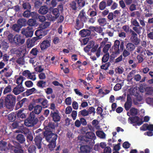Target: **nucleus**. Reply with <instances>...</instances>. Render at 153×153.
<instances>
[{"instance_id": "34", "label": "nucleus", "mask_w": 153, "mask_h": 153, "mask_svg": "<svg viewBox=\"0 0 153 153\" xmlns=\"http://www.w3.org/2000/svg\"><path fill=\"white\" fill-rule=\"evenodd\" d=\"M27 23L29 25L31 26H35L36 25V21L32 19L29 20Z\"/></svg>"}, {"instance_id": "49", "label": "nucleus", "mask_w": 153, "mask_h": 153, "mask_svg": "<svg viewBox=\"0 0 153 153\" xmlns=\"http://www.w3.org/2000/svg\"><path fill=\"white\" fill-rule=\"evenodd\" d=\"M25 85L27 87L30 88L33 85V83L30 81H27L25 82Z\"/></svg>"}, {"instance_id": "38", "label": "nucleus", "mask_w": 153, "mask_h": 153, "mask_svg": "<svg viewBox=\"0 0 153 153\" xmlns=\"http://www.w3.org/2000/svg\"><path fill=\"white\" fill-rule=\"evenodd\" d=\"M98 22L100 25H104L106 24V20L105 19L101 18L98 20Z\"/></svg>"}, {"instance_id": "14", "label": "nucleus", "mask_w": 153, "mask_h": 153, "mask_svg": "<svg viewBox=\"0 0 153 153\" xmlns=\"http://www.w3.org/2000/svg\"><path fill=\"white\" fill-rule=\"evenodd\" d=\"M42 140V137L40 136H37L34 139V141L36 145L39 149L41 148V143Z\"/></svg>"}, {"instance_id": "15", "label": "nucleus", "mask_w": 153, "mask_h": 153, "mask_svg": "<svg viewBox=\"0 0 153 153\" xmlns=\"http://www.w3.org/2000/svg\"><path fill=\"white\" fill-rule=\"evenodd\" d=\"M56 112H53L51 111V113L52 114V117L53 120L55 122H57L59 121L60 119V117L58 111H56Z\"/></svg>"}, {"instance_id": "25", "label": "nucleus", "mask_w": 153, "mask_h": 153, "mask_svg": "<svg viewBox=\"0 0 153 153\" xmlns=\"http://www.w3.org/2000/svg\"><path fill=\"white\" fill-rule=\"evenodd\" d=\"M42 107L41 105H37L34 107V112L37 114H39L41 111Z\"/></svg>"}, {"instance_id": "22", "label": "nucleus", "mask_w": 153, "mask_h": 153, "mask_svg": "<svg viewBox=\"0 0 153 153\" xmlns=\"http://www.w3.org/2000/svg\"><path fill=\"white\" fill-rule=\"evenodd\" d=\"M139 120V118L137 117H129L128 118V122L130 123H137Z\"/></svg>"}, {"instance_id": "44", "label": "nucleus", "mask_w": 153, "mask_h": 153, "mask_svg": "<svg viewBox=\"0 0 153 153\" xmlns=\"http://www.w3.org/2000/svg\"><path fill=\"white\" fill-rule=\"evenodd\" d=\"M47 18L48 20L50 21H54L56 19V17L52 16L50 14H48L47 15Z\"/></svg>"}, {"instance_id": "9", "label": "nucleus", "mask_w": 153, "mask_h": 153, "mask_svg": "<svg viewBox=\"0 0 153 153\" xmlns=\"http://www.w3.org/2000/svg\"><path fill=\"white\" fill-rule=\"evenodd\" d=\"M57 138V136L55 134L51 133L46 137L47 140L49 142H55Z\"/></svg>"}, {"instance_id": "19", "label": "nucleus", "mask_w": 153, "mask_h": 153, "mask_svg": "<svg viewBox=\"0 0 153 153\" xmlns=\"http://www.w3.org/2000/svg\"><path fill=\"white\" fill-rule=\"evenodd\" d=\"M48 11V7L45 6H42L39 9V13L42 14H46Z\"/></svg>"}, {"instance_id": "55", "label": "nucleus", "mask_w": 153, "mask_h": 153, "mask_svg": "<svg viewBox=\"0 0 153 153\" xmlns=\"http://www.w3.org/2000/svg\"><path fill=\"white\" fill-rule=\"evenodd\" d=\"M148 124H145L140 127V129L141 130L146 131L147 130H148Z\"/></svg>"}, {"instance_id": "13", "label": "nucleus", "mask_w": 153, "mask_h": 153, "mask_svg": "<svg viewBox=\"0 0 153 153\" xmlns=\"http://www.w3.org/2000/svg\"><path fill=\"white\" fill-rule=\"evenodd\" d=\"M30 15H31L33 18H36L38 16V14H37L35 12H32L31 13L28 10L25 11L23 13V16L25 17H29Z\"/></svg>"}, {"instance_id": "54", "label": "nucleus", "mask_w": 153, "mask_h": 153, "mask_svg": "<svg viewBox=\"0 0 153 153\" xmlns=\"http://www.w3.org/2000/svg\"><path fill=\"white\" fill-rule=\"evenodd\" d=\"M50 108L52 110V111H53V112H56V111H58L56 109V107L55 104L53 103L51 104Z\"/></svg>"}, {"instance_id": "47", "label": "nucleus", "mask_w": 153, "mask_h": 153, "mask_svg": "<svg viewBox=\"0 0 153 153\" xmlns=\"http://www.w3.org/2000/svg\"><path fill=\"white\" fill-rule=\"evenodd\" d=\"M133 29L138 34H139L141 33V30L142 29V27H134L133 28Z\"/></svg>"}, {"instance_id": "1", "label": "nucleus", "mask_w": 153, "mask_h": 153, "mask_svg": "<svg viewBox=\"0 0 153 153\" xmlns=\"http://www.w3.org/2000/svg\"><path fill=\"white\" fill-rule=\"evenodd\" d=\"M8 39L10 42L14 43L18 46L22 45L25 42L24 37L19 34L16 35L14 36L12 34H10L8 36Z\"/></svg>"}, {"instance_id": "36", "label": "nucleus", "mask_w": 153, "mask_h": 153, "mask_svg": "<svg viewBox=\"0 0 153 153\" xmlns=\"http://www.w3.org/2000/svg\"><path fill=\"white\" fill-rule=\"evenodd\" d=\"M130 111L131 115H135L137 114L138 112L137 109L133 108L131 109Z\"/></svg>"}, {"instance_id": "24", "label": "nucleus", "mask_w": 153, "mask_h": 153, "mask_svg": "<svg viewBox=\"0 0 153 153\" xmlns=\"http://www.w3.org/2000/svg\"><path fill=\"white\" fill-rule=\"evenodd\" d=\"M126 48L128 50L131 51L134 50L135 49V46L133 44L129 43L127 45Z\"/></svg>"}, {"instance_id": "26", "label": "nucleus", "mask_w": 153, "mask_h": 153, "mask_svg": "<svg viewBox=\"0 0 153 153\" xmlns=\"http://www.w3.org/2000/svg\"><path fill=\"white\" fill-rule=\"evenodd\" d=\"M39 102L41 103L44 108H46L48 107V101L46 100H42L41 99L38 100Z\"/></svg>"}, {"instance_id": "29", "label": "nucleus", "mask_w": 153, "mask_h": 153, "mask_svg": "<svg viewBox=\"0 0 153 153\" xmlns=\"http://www.w3.org/2000/svg\"><path fill=\"white\" fill-rule=\"evenodd\" d=\"M131 105V101L128 100L125 103V107L126 109L128 111V110Z\"/></svg>"}, {"instance_id": "61", "label": "nucleus", "mask_w": 153, "mask_h": 153, "mask_svg": "<svg viewBox=\"0 0 153 153\" xmlns=\"http://www.w3.org/2000/svg\"><path fill=\"white\" fill-rule=\"evenodd\" d=\"M121 88V85L120 84H117L114 87V90L115 91H117L120 90Z\"/></svg>"}, {"instance_id": "32", "label": "nucleus", "mask_w": 153, "mask_h": 153, "mask_svg": "<svg viewBox=\"0 0 153 153\" xmlns=\"http://www.w3.org/2000/svg\"><path fill=\"white\" fill-rule=\"evenodd\" d=\"M49 143H50L48 146V147L50 150H53L56 146V143L55 142H52Z\"/></svg>"}, {"instance_id": "46", "label": "nucleus", "mask_w": 153, "mask_h": 153, "mask_svg": "<svg viewBox=\"0 0 153 153\" xmlns=\"http://www.w3.org/2000/svg\"><path fill=\"white\" fill-rule=\"evenodd\" d=\"M110 63L109 62H108L106 63L105 65H102L101 66V68L102 69H104L105 70H107L108 67L110 66Z\"/></svg>"}, {"instance_id": "45", "label": "nucleus", "mask_w": 153, "mask_h": 153, "mask_svg": "<svg viewBox=\"0 0 153 153\" xmlns=\"http://www.w3.org/2000/svg\"><path fill=\"white\" fill-rule=\"evenodd\" d=\"M53 14L55 16V17H56V19L57 18L59 15V11L58 9L56 8L54 9L52 11Z\"/></svg>"}, {"instance_id": "40", "label": "nucleus", "mask_w": 153, "mask_h": 153, "mask_svg": "<svg viewBox=\"0 0 153 153\" xmlns=\"http://www.w3.org/2000/svg\"><path fill=\"white\" fill-rule=\"evenodd\" d=\"M6 145V143L5 142H1L0 143V149L2 150H5Z\"/></svg>"}, {"instance_id": "37", "label": "nucleus", "mask_w": 153, "mask_h": 153, "mask_svg": "<svg viewBox=\"0 0 153 153\" xmlns=\"http://www.w3.org/2000/svg\"><path fill=\"white\" fill-rule=\"evenodd\" d=\"M106 7V4L105 2L102 1L99 4V8L100 10H104Z\"/></svg>"}, {"instance_id": "50", "label": "nucleus", "mask_w": 153, "mask_h": 153, "mask_svg": "<svg viewBox=\"0 0 153 153\" xmlns=\"http://www.w3.org/2000/svg\"><path fill=\"white\" fill-rule=\"evenodd\" d=\"M38 52V50L36 48H33L31 50L30 53L33 55L36 56L37 55Z\"/></svg>"}, {"instance_id": "53", "label": "nucleus", "mask_w": 153, "mask_h": 153, "mask_svg": "<svg viewBox=\"0 0 153 153\" xmlns=\"http://www.w3.org/2000/svg\"><path fill=\"white\" fill-rule=\"evenodd\" d=\"M36 91V89L33 88L31 89L27 90L26 92L28 94V95L34 93Z\"/></svg>"}, {"instance_id": "16", "label": "nucleus", "mask_w": 153, "mask_h": 153, "mask_svg": "<svg viewBox=\"0 0 153 153\" xmlns=\"http://www.w3.org/2000/svg\"><path fill=\"white\" fill-rule=\"evenodd\" d=\"M80 153H89L90 148L87 146H83L80 147Z\"/></svg>"}, {"instance_id": "59", "label": "nucleus", "mask_w": 153, "mask_h": 153, "mask_svg": "<svg viewBox=\"0 0 153 153\" xmlns=\"http://www.w3.org/2000/svg\"><path fill=\"white\" fill-rule=\"evenodd\" d=\"M72 109L71 106H68L66 108L65 110V113L67 114H70L72 111Z\"/></svg>"}, {"instance_id": "56", "label": "nucleus", "mask_w": 153, "mask_h": 153, "mask_svg": "<svg viewBox=\"0 0 153 153\" xmlns=\"http://www.w3.org/2000/svg\"><path fill=\"white\" fill-rule=\"evenodd\" d=\"M23 6V7L25 9H30L31 8V6L28 3H24Z\"/></svg>"}, {"instance_id": "58", "label": "nucleus", "mask_w": 153, "mask_h": 153, "mask_svg": "<svg viewBox=\"0 0 153 153\" xmlns=\"http://www.w3.org/2000/svg\"><path fill=\"white\" fill-rule=\"evenodd\" d=\"M115 71L116 73H118L119 74H121L123 73V69L122 68L118 67L116 68Z\"/></svg>"}, {"instance_id": "64", "label": "nucleus", "mask_w": 153, "mask_h": 153, "mask_svg": "<svg viewBox=\"0 0 153 153\" xmlns=\"http://www.w3.org/2000/svg\"><path fill=\"white\" fill-rule=\"evenodd\" d=\"M30 72L28 70H25L22 73V74L24 76L27 77H28L29 75L30 74Z\"/></svg>"}, {"instance_id": "51", "label": "nucleus", "mask_w": 153, "mask_h": 153, "mask_svg": "<svg viewBox=\"0 0 153 153\" xmlns=\"http://www.w3.org/2000/svg\"><path fill=\"white\" fill-rule=\"evenodd\" d=\"M78 4L80 7H83L85 4V0H78Z\"/></svg>"}, {"instance_id": "60", "label": "nucleus", "mask_w": 153, "mask_h": 153, "mask_svg": "<svg viewBox=\"0 0 153 153\" xmlns=\"http://www.w3.org/2000/svg\"><path fill=\"white\" fill-rule=\"evenodd\" d=\"M142 97L139 95H137V97L136 98V100L137 101V102H135V100H134V102L135 104H137L139 103V102H140L142 100Z\"/></svg>"}, {"instance_id": "41", "label": "nucleus", "mask_w": 153, "mask_h": 153, "mask_svg": "<svg viewBox=\"0 0 153 153\" xmlns=\"http://www.w3.org/2000/svg\"><path fill=\"white\" fill-rule=\"evenodd\" d=\"M45 82L42 80L39 81L37 83V85L40 88H43L45 85Z\"/></svg>"}, {"instance_id": "39", "label": "nucleus", "mask_w": 153, "mask_h": 153, "mask_svg": "<svg viewBox=\"0 0 153 153\" xmlns=\"http://www.w3.org/2000/svg\"><path fill=\"white\" fill-rule=\"evenodd\" d=\"M79 114H81L83 116H86L89 114L88 111L86 109H84L81 111L79 112Z\"/></svg>"}, {"instance_id": "10", "label": "nucleus", "mask_w": 153, "mask_h": 153, "mask_svg": "<svg viewBox=\"0 0 153 153\" xmlns=\"http://www.w3.org/2000/svg\"><path fill=\"white\" fill-rule=\"evenodd\" d=\"M25 90L24 88L22 86L18 85L14 88L13 92L16 95H18Z\"/></svg>"}, {"instance_id": "63", "label": "nucleus", "mask_w": 153, "mask_h": 153, "mask_svg": "<svg viewBox=\"0 0 153 153\" xmlns=\"http://www.w3.org/2000/svg\"><path fill=\"white\" fill-rule=\"evenodd\" d=\"M95 108L93 107H90L88 110V114H91L92 113H94V114L95 113Z\"/></svg>"}, {"instance_id": "30", "label": "nucleus", "mask_w": 153, "mask_h": 153, "mask_svg": "<svg viewBox=\"0 0 153 153\" xmlns=\"http://www.w3.org/2000/svg\"><path fill=\"white\" fill-rule=\"evenodd\" d=\"M94 10H93L91 9H90L88 11L87 13L91 16H94L97 14V12L96 10L95 9Z\"/></svg>"}, {"instance_id": "57", "label": "nucleus", "mask_w": 153, "mask_h": 153, "mask_svg": "<svg viewBox=\"0 0 153 153\" xmlns=\"http://www.w3.org/2000/svg\"><path fill=\"white\" fill-rule=\"evenodd\" d=\"M77 115V112L76 111H72L71 115L73 120H75L76 119Z\"/></svg>"}, {"instance_id": "33", "label": "nucleus", "mask_w": 153, "mask_h": 153, "mask_svg": "<svg viewBox=\"0 0 153 153\" xmlns=\"http://www.w3.org/2000/svg\"><path fill=\"white\" fill-rule=\"evenodd\" d=\"M17 116L18 117L22 118H24L25 117V114L22 112V110H19L18 111L17 113Z\"/></svg>"}, {"instance_id": "11", "label": "nucleus", "mask_w": 153, "mask_h": 153, "mask_svg": "<svg viewBox=\"0 0 153 153\" xmlns=\"http://www.w3.org/2000/svg\"><path fill=\"white\" fill-rule=\"evenodd\" d=\"M38 37H33L31 40L28 39L27 41V45L28 47H32L34 45L35 42L39 39Z\"/></svg>"}, {"instance_id": "12", "label": "nucleus", "mask_w": 153, "mask_h": 153, "mask_svg": "<svg viewBox=\"0 0 153 153\" xmlns=\"http://www.w3.org/2000/svg\"><path fill=\"white\" fill-rule=\"evenodd\" d=\"M35 34L37 36L41 39L46 34V32L44 30H38L36 31Z\"/></svg>"}, {"instance_id": "48", "label": "nucleus", "mask_w": 153, "mask_h": 153, "mask_svg": "<svg viewBox=\"0 0 153 153\" xmlns=\"http://www.w3.org/2000/svg\"><path fill=\"white\" fill-rule=\"evenodd\" d=\"M28 78L33 80H34L36 79V77L34 73H30V74L29 75Z\"/></svg>"}, {"instance_id": "17", "label": "nucleus", "mask_w": 153, "mask_h": 153, "mask_svg": "<svg viewBox=\"0 0 153 153\" xmlns=\"http://www.w3.org/2000/svg\"><path fill=\"white\" fill-rule=\"evenodd\" d=\"M79 33L81 36L83 37H85L90 35L91 34V32L88 30L83 29L80 31Z\"/></svg>"}, {"instance_id": "2", "label": "nucleus", "mask_w": 153, "mask_h": 153, "mask_svg": "<svg viewBox=\"0 0 153 153\" xmlns=\"http://www.w3.org/2000/svg\"><path fill=\"white\" fill-rule=\"evenodd\" d=\"M16 97L12 95H8L5 98L6 107L11 110L15 105Z\"/></svg>"}, {"instance_id": "35", "label": "nucleus", "mask_w": 153, "mask_h": 153, "mask_svg": "<svg viewBox=\"0 0 153 153\" xmlns=\"http://www.w3.org/2000/svg\"><path fill=\"white\" fill-rule=\"evenodd\" d=\"M109 54L108 53H106V54L104 55L102 58V61L104 62H107L109 58Z\"/></svg>"}, {"instance_id": "18", "label": "nucleus", "mask_w": 153, "mask_h": 153, "mask_svg": "<svg viewBox=\"0 0 153 153\" xmlns=\"http://www.w3.org/2000/svg\"><path fill=\"white\" fill-rule=\"evenodd\" d=\"M1 72H4L5 76L7 77L10 76L12 74V71L10 69L7 68L2 70Z\"/></svg>"}, {"instance_id": "8", "label": "nucleus", "mask_w": 153, "mask_h": 153, "mask_svg": "<svg viewBox=\"0 0 153 153\" xmlns=\"http://www.w3.org/2000/svg\"><path fill=\"white\" fill-rule=\"evenodd\" d=\"M51 41L49 40L44 41L40 45V47L42 50H45L51 45Z\"/></svg>"}, {"instance_id": "3", "label": "nucleus", "mask_w": 153, "mask_h": 153, "mask_svg": "<svg viewBox=\"0 0 153 153\" xmlns=\"http://www.w3.org/2000/svg\"><path fill=\"white\" fill-rule=\"evenodd\" d=\"M37 121V118H35L33 113H32L30 117L25 120V124L27 126H31L36 124Z\"/></svg>"}, {"instance_id": "20", "label": "nucleus", "mask_w": 153, "mask_h": 153, "mask_svg": "<svg viewBox=\"0 0 153 153\" xmlns=\"http://www.w3.org/2000/svg\"><path fill=\"white\" fill-rule=\"evenodd\" d=\"M15 82L16 83L19 85L21 84L24 79H23V77L22 76H15Z\"/></svg>"}, {"instance_id": "4", "label": "nucleus", "mask_w": 153, "mask_h": 153, "mask_svg": "<svg viewBox=\"0 0 153 153\" xmlns=\"http://www.w3.org/2000/svg\"><path fill=\"white\" fill-rule=\"evenodd\" d=\"M96 137L94 133L92 132H88L85 134V136H80L78 138L81 140L87 142L89 141V139H95Z\"/></svg>"}, {"instance_id": "28", "label": "nucleus", "mask_w": 153, "mask_h": 153, "mask_svg": "<svg viewBox=\"0 0 153 153\" xmlns=\"http://www.w3.org/2000/svg\"><path fill=\"white\" fill-rule=\"evenodd\" d=\"M105 78V75H103L101 73H100L99 78L97 80V82H99V83H101Z\"/></svg>"}, {"instance_id": "5", "label": "nucleus", "mask_w": 153, "mask_h": 153, "mask_svg": "<svg viewBox=\"0 0 153 153\" xmlns=\"http://www.w3.org/2000/svg\"><path fill=\"white\" fill-rule=\"evenodd\" d=\"M32 27H28L26 29L23 28L22 30V33L26 37H31L33 34V31L31 30Z\"/></svg>"}, {"instance_id": "62", "label": "nucleus", "mask_w": 153, "mask_h": 153, "mask_svg": "<svg viewBox=\"0 0 153 153\" xmlns=\"http://www.w3.org/2000/svg\"><path fill=\"white\" fill-rule=\"evenodd\" d=\"M72 106L73 108L75 110H77L78 108V104L76 101L73 102L72 103Z\"/></svg>"}, {"instance_id": "43", "label": "nucleus", "mask_w": 153, "mask_h": 153, "mask_svg": "<svg viewBox=\"0 0 153 153\" xmlns=\"http://www.w3.org/2000/svg\"><path fill=\"white\" fill-rule=\"evenodd\" d=\"M15 115L13 113H11L9 114L8 116V120L10 121H13L15 119Z\"/></svg>"}, {"instance_id": "7", "label": "nucleus", "mask_w": 153, "mask_h": 153, "mask_svg": "<svg viewBox=\"0 0 153 153\" xmlns=\"http://www.w3.org/2000/svg\"><path fill=\"white\" fill-rule=\"evenodd\" d=\"M120 45V42L119 40H117L115 41L114 43V47H115V49L117 50V51H116L115 53H113L111 55V57L112 58H114L117 56V54L120 53V50L118 49Z\"/></svg>"}, {"instance_id": "21", "label": "nucleus", "mask_w": 153, "mask_h": 153, "mask_svg": "<svg viewBox=\"0 0 153 153\" xmlns=\"http://www.w3.org/2000/svg\"><path fill=\"white\" fill-rule=\"evenodd\" d=\"M97 135L99 137L102 139H105V134L102 131H97L96 132Z\"/></svg>"}, {"instance_id": "31", "label": "nucleus", "mask_w": 153, "mask_h": 153, "mask_svg": "<svg viewBox=\"0 0 153 153\" xmlns=\"http://www.w3.org/2000/svg\"><path fill=\"white\" fill-rule=\"evenodd\" d=\"M50 25V22H46L40 25V27L43 29H45L48 27Z\"/></svg>"}, {"instance_id": "23", "label": "nucleus", "mask_w": 153, "mask_h": 153, "mask_svg": "<svg viewBox=\"0 0 153 153\" xmlns=\"http://www.w3.org/2000/svg\"><path fill=\"white\" fill-rule=\"evenodd\" d=\"M16 139L17 140L21 143H23L25 140L24 136L21 134H18L16 137Z\"/></svg>"}, {"instance_id": "6", "label": "nucleus", "mask_w": 153, "mask_h": 153, "mask_svg": "<svg viewBox=\"0 0 153 153\" xmlns=\"http://www.w3.org/2000/svg\"><path fill=\"white\" fill-rule=\"evenodd\" d=\"M131 36L130 38L131 42L135 45H138L140 43V40L137 37V34L134 31L131 30Z\"/></svg>"}, {"instance_id": "52", "label": "nucleus", "mask_w": 153, "mask_h": 153, "mask_svg": "<svg viewBox=\"0 0 153 153\" xmlns=\"http://www.w3.org/2000/svg\"><path fill=\"white\" fill-rule=\"evenodd\" d=\"M11 86L9 85L5 88L4 91V94H6L7 93L10 92L11 91Z\"/></svg>"}, {"instance_id": "27", "label": "nucleus", "mask_w": 153, "mask_h": 153, "mask_svg": "<svg viewBox=\"0 0 153 153\" xmlns=\"http://www.w3.org/2000/svg\"><path fill=\"white\" fill-rule=\"evenodd\" d=\"M21 25H22L20 24L19 25L15 24L12 26V28L15 31L19 32L21 27Z\"/></svg>"}, {"instance_id": "42", "label": "nucleus", "mask_w": 153, "mask_h": 153, "mask_svg": "<svg viewBox=\"0 0 153 153\" xmlns=\"http://www.w3.org/2000/svg\"><path fill=\"white\" fill-rule=\"evenodd\" d=\"M111 46V45L110 44H107L103 48V52L105 53H108V52Z\"/></svg>"}]
</instances>
